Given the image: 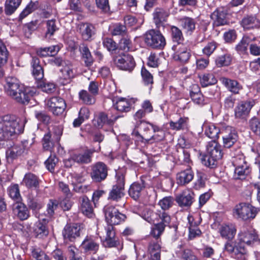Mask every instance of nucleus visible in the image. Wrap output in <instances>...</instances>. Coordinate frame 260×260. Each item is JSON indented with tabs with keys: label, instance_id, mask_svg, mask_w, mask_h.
I'll list each match as a JSON object with an SVG mask.
<instances>
[{
	"label": "nucleus",
	"instance_id": "c85d7f7f",
	"mask_svg": "<svg viewBox=\"0 0 260 260\" xmlns=\"http://www.w3.org/2000/svg\"><path fill=\"white\" fill-rule=\"evenodd\" d=\"M94 151L93 149H86L83 152L74 153V158L78 164H88L91 162V156Z\"/></svg>",
	"mask_w": 260,
	"mask_h": 260
},
{
	"label": "nucleus",
	"instance_id": "6ab92c4d",
	"mask_svg": "<svg viewBox=\"0 0 260 260\" xmlns=\"http://www.w3.org/2000/svg\"><path fill=\"white\" fill-rule=\"evenodd\" d=\"M105 231L106 236L103 242V245L106 247H115L118 244V241L116 239L113 225L108 224L105 227Z\"/></svg>",
	"mask_w": 260,
	"mask_h": 260
},
{
	"label": "nucleus",
	"instance_id": "dca6fc26",
	"mask_svg": "<svg viewBox=\"0 0 260 260\" xmlns=\"http://www.w3.org/2000/svg\"><path fill=\"white\" fill-rule=\"evenodd\" d=\"M100 247L98 238L93 236H86L82 241L80 248L86 253H95Z\"/></svg>",
	"mask_w": 260,
	"mask_h": 260
},
{
	"label": "nucleus",
	"instance_id": "de8ad7c7",
	"mask_svg": "<svg viewBox=\"0 0 260 260\" xmlns=\"http://www.w3.org/2000/svg\"><path fill=\"white\" fill-rule=\"evenodd\" d=\"M25 150L23 144L14 145L7 152V156L8 158L14 159L17 156L21 155Z\"/></svg>",
	"mask_w": 260,
	"mask_h": 260
},
{
	"label": "nucleus",
	"instance_id": "412c9836",
	"mask_svg": "<svg viewBox=\"0 0 260 260\" xmlns=\"http://www.w3.org/2000/svg\"><path fill=\"white\" fill-rule=\"evenodd\" d=\"M80 226L76 223L67 224L64 228L62 235L64 240L73 241L80 236Z\"/></svg>",
	"mask_w": 260,
	"mask_h": 260
},
{
	"label": "nucleus",
	"instance_id": "49530a36",
	"mask_svg": "<svg viewBox=\"0 0 260 260\" xmlns=\"http://www.w3.org/2000/svg\"><path fill=\"white\" fill-rule=\"evenodd\" d=\"M231 55L228 52H224L219 55L215 59V63L218 67L229 66L232 61Z\"/></svg>",
	"mask_w": 260,
	"mask_h": 260
},
{
	"label": "nucleus",
	"instance_id": "f3484780",
	"mask_svg": "<svg viewBox=\"0 0 260 260\" xmlns=\"http://www.w3.org/2000/svg\"><path fill=\"white\" fill-rule=\"evenodd\" d=\"M132 135L137 141L141 142L144 143H152L153 142H159L164 140L165 137L164 131H159L156 133L149 138H145V134L141 135L138 130L134 129Z\"/></svg>",
	"mask_w": 260,
	"mask_h": 260
},
{
	"label": "nucleus",
	"instance_id": "0e129e2a",
	"mask_svg": "<svg viewBox=\"0 0 260 260\" xmlns=\"http://www.w3.org/2000/svg\"><path fill=\"white\" fill-rule=\"evenodd\" d=\"M144 109H140L136 112L134 115V119L137 121L135 125V128L134 129L137 130V128L139 127V123L144 122V120H142V118L144 117L146 114Z\"/></svg>",
	"mask_w": 260,
	"mask_h": 260
},
{
	"label": "nucleus",
	"instance_id": "37998d69",
	"mask_svg": "<svg viewBox=\"0 0 260 260\" xmlns=\"http://www.w3.org/2000/svg\"><path fill=\"white\" fill-rule=\"evenodd\" d=\"M23 183L28 188H37L39 186V181L37 176L30 173L25 174L23 180Z\"/></svg>",
	"mask_w": 260,
	"mask_h": 260
},
{
	"label": "nucleus",
	"instance_id": "2eb2a0df",
	"mask_svg": "<svg viewBox=\"0 0 260 260\" xmlns=\"http://www.w3.org/2000/svg\"><path fill=\"white\" fill-rule=\"evenodd\" d=\"M108 175L107 166L102 162H98L92 167L91 177L95 182H101L104 180Z\"/></svg>",
	"mask_w": 260,
	"mask_h": 260
},
{
	"label": "nucleus",
	"instance_id": "09e8293b",
	"mask_svg": "<svg viewBox=\"0 0 260 260\" xmlns=\"http://www.w3.org/2000/svg\"><path fill=\"white\" fill-rule=\"evenodd\" d=\"M21 4V0H7L5 3V13L10 15L13 14Z\"/></svg>",
	"mask_w": 260,
	"mask_h": 260
},
{
	"label": "nucleus",
	"instance_id": "f8f14e48",
	"mask_svg": "<svg viewBox=\"0 0 260 260\" xmlns=\"http://www.w3.org/2000/svg\"><path fill=\"white\" fill-rule=\"evenodd\" d=\"M221 135L224 147L229 148L236 142L238 135L235 128L230 126L223 127L221 131Z\"/></svg>",
	"mask_w": 260,
	"mask_h": 260
},
{
	"label": "nucleus",
	"instance_id": "ea45409f",
	"mask_svg": "<svg viewBox=\"0 0 260 260\" xmlns=\"http://www.w3.org/2000/svg\"><path fill=\"white\" fill-rule=\"evenodd\" d=\"M26 202L28 207L32 210H39L42 207V202L32 192L27 195Z\"/></svg>",
	"mask_w": 260,
	"mask_h": 260
},
{
	"label": "nucleus",
	"instance_id": "5fc2aeb1",
	"mask_svg": "<svg viewBox=\"0 0 260 260\" xmlns=\"http://www.w3.org/2000/svg\"><path fill=\"white\" fill-rule=\"evenodd\" d=\"M46 35H49L50 36L53 35L59 29L57 21L54 19L48 20L46 22Z\"/></svg>",
	"mask_w": 260,
	"mask_h": 260
},
{
	"label": "nucleus",
	"instance_id": "20e7f679",
	"mask_svg": "<svg viewBox=\"0 0 260 260\" xmlns=\"http://www.w3.org/2000/svg\"><path fill=\"white\" fill-rule=\"evenodd\" d=\"M223 154L221 146L215 140H212L208 142L206 146V154L203 156L202 162L205 166L212 168L222 158Z\"/></svg>",
	"mask_w": 260,
	"mask_h": 260
},
{
	"label": "nucleus",
	"instance_id": "393cba45",
	"mask_svg": "<svg viewBox=\"0 0 260 260\" xmlns=\"http://www.w3.org/2000/svg\"><path fill=\"white\" fill-rule=\"evenodd\" d=\"M176 49L174 59L182 63L186 62L191 56L189 50L183 45H179Z\"/></svg>",
	"mask_w": 260,
	"mask_h": 260
},
{
	"label": "nucleus",
	"instance_id": "6e6d98bb",
	"mask_svg": "<svg viewBox=\"0 0 260 260\" xmlns=\"http://www.w3.org/2000/svg\"><path fill=\"white\" fill-rule=\"evenodd\" d=\"M119 47L121 50L128 51L132 48V43L128 36H124L120 40Z\"/></svg>",
	"mask_w": 260,
	"mask_h": 260
},
{
	"label": "nucleus",
	"instance_id": "c756f323",
	"mask_svg": "<svg viewBox=\"0 0 260 260\" xmlns=\"http://www.w3.org/2000/svg\"><path fill=\"white\" fill-rule=\"evenodd\" d=\"M214 21V24L216 26L223 25L227 23L226 13L223 9H218L211 15Z\"/></svg>",
	"mask_w": 260,
	"mask_h": 260
},
{
	"label": "nucleus",
	"instance_id": "e2e57ef3",
	"mask_svg": "<svg viewBox=\"0 0 260 260\" xmlns=\"http://www.w3.org/2000/svg\"><path fill=\"white\" fill-rule=\"evenodd\" d=\"M8 51L6 46L0 41V65H4L7 61Z\"/></svg>",
	"mask_w": 260,
	"mask_h": 260
},
{
	"label": "nucleus",
	"instance_id": "9d476101",
	"mask_svg": "<svg viewBox=\"0 0 260 260\" xmlns=\"http://www.w3.org/2000/svg\"><path fill=\"white\" fill-rule=\"evenodd\" d=\"M105 218L108 224L112 225L119 224L123 222L126 216L119 212L114 207L106 206L104 209Z\"/></svg>",
	"mask_w": 260,
	"mask_h": 260
},
{
	"label": "nucleus",
	"instance_id": "79ce46f5",
	"mask_svg": "<svg viewBox=\"0 0 260 260\" xmlns=\"http://www.w3.org/2000/svg\"><path fill=\"white\" fill-rule=\"evenodd\" d=\"M182 28L187 33L190 34L196 28L195 21L191 18L184 17L179 20Z\"/></svg>",
	"mask_w": 260,
	"mask_h": 260
},
{
	"label": "nucleus",
	"instance_id": "bf43d9fd",
	"mask_svg": "<svg viewBox=\"0 0 260 260\" xmlns=\"http://www.w3.org/2000/svg\"><path fill=\"white\" fill-rule=\"evenodd\" d=\"M190 222L189 238L191 240L197 237H199L201 235V230L197 227L198 224L193 222H190V219H189Z\"/></svg>",
	"mask_w": 260,
	"mask_h": 260
},
{
	"label": "nucleus",
	"instance_id": "4be33fe9",
	"mask_svg": "<svg viewBox=\"0 0 260 260\" xmlns=\"http://www.w3.org/2000/svg\"><path fill=\"white\" fill-rule=\"evenodd\" d=\"M194 193L190 190H185L176 198V201L180 207H189L194 201Z\"/></svg>",
	"mask_w": 260,
	"mask_h": 260
},
{
	"label": "nucleus",
	"instance_id": "5701e85b",
	"mask_svg": "<svg viewBox=\"0 0 260 260\" xmlns=\"http://www.w3.org/2000/svg\"><path fill=\"white\" fill-rule=\"evenodd\" d=\"M134 102L124 98H120L113 101V107L120 112H128L130 111Z\"/></svg>",
	"mask_w": 260,
	"mask_h": 260
},
{
	"label": "nucleus",
	"instance_id": "4c0bfd02",
	"mask_svg": "<svg viewBox=\"0 0 260 260\" xmlns=\"http://www.w3.org/2000/svg\"><path fill=\"white\" fill-rule=\"evenodd\" d=\"M222 83L230 91L234 94L239 93V91L242 89V85L235 80L223 78Z\"/></svg>",
	"mask_w": 260,
	"mask_h": 260
},
{
	"label": "nucleus",
	"instance_id": "13d9d810",
	"mask_svg": "<svg viewBox=\"0 0 260 260\" xmlns=\"http://www.w3.org/2000/svg\"><path fill=\"white\" fill-rule=\"evenodd\" d=\"M248 39L247 38H243L241 41L236 46V50L238 53L244 54L247 52L248 46Z\"/></svg>",
	"mask_w": 260,
	"mask_h": 260
},
{
	"label": "nucleus",
	"instance_id": "2f4dec72",
	"mask_svg": "<svg viewBox=\"0 0 260 260\" xmlns=\"http://www.w3.org/2000/svg\"><path fill=\"white\" fill-rule=\"evenodd\" d=\"M36 91L34 89H31L30 87H21V89L17 92V96L21 98L22 101H17L18 103L26 104H27L30 98L34 95Z\"/></svg>",
	"mask_w": 260,
	"mask_h": 260
},
{
	"label": "nucleus",
	"instance_id": "f257e3e1",
	"mask_svg": "<svg viewBox=\"0 0 260 260\" xmlns=\"http://www.w3.org/2000/svg\"><path fill=\"white\" fill-rule=\"evenodd\" d=\"M240 242L234 243L233 242H226L224 244V250L233 255L243 256L242 259H245L247 255V250L243 245L245 243L247 245L253 246L255 244H258L260 240L258 235L254 230L241 232L239 234Z\"/></svg>",
	"mask_w": 260,
	"mask_h": 260
},
{
	"label": "nucleus",
	"instance_id": "4468645a",
	"mask_svg": "<svg viewBox=\"0 0 260 260\" xmlns=\"http://www.w3.org/2000/svg\"><path fill=\"white\" fill-rule=\"evenodd\" d=\"M6 90L8 95L16 101H22L20 96L16 95L17 92L21 89L18 80L15 77H9L6 79Z\"/></svg>",
	"mask_w": 260,
	"mask_h": 260
},
{
	"label": "nucleus",
	"instance_id": "603ef678",
	"mask_svg": "<svg viewBox=\"0 0 260 260\" xmlns=\"http://www.w3.org/2000/svg\"><path fill=\"white\" fill-rule=\"evenodd\" d=\"M171 33L172 39L173 42L180 44L183 40L182 32L178 27L175 26H171Z\"/></svg>",
	"mask_w": 260,
	"mask_h": 260
},
{
	"label": "nucleus",
	"instance_id": "052dcab7",
	"mask_svg": "<svg viewBox=\"0 0 260 260\" xmlns=\"http://www.w3.org/2000/svg\"><path fill=\"white\" fill-rule=\"evenodd\" d=\"M174 203V199L171 196L166 197L159 201L158 205L163 210L170 208Z\"/></svg>",
	"mask_w": 260,
	"mask_h": 260
},
{
	"label": "nucleus",
	"instance_id": "864d4df0",
	"mask_svg": "<svg viewBox=\"0 0 260 260\" xmlns=\"http://www.w3.org/2000/svg\"><path fill=\"white\" fill-rule=\"evenodd\" d=\"M37 86L46 93H52L55 89V85L53 83L45 82L42 80L37 81Z\"/></svg>",
	"mask_w": 260,
	"mask_h": 260
},
{
	"label": "nucleus",
	"instance_id": "338daca9",
	"mask_svg": "<svg viewBox=\"0 0 260 260\" xmlns=\"http://www.w3.org/2000/svg\"><path fill=\"white\" fill-rule=\"evenodd\" d=\"M9 194L12 199L19 201L20 198V194L18 186L14 185L11 186L9 189Z\"/></svg>",
	"mask_w": 260,
	"mask_h": 260
},
{
	"label": "nucleus",
	"instance_id": "680f3d73",
	"mask_svg": "<svg viewBox=\"0 0 260 260\" xmlns=\"http://www.w3.org/2000/svg\"><path fill=\"white\" fill-rule=\"evenodd\" d=\"M79 97L83 102L87 105H91L94 103L95 100L93 96L90 95L86 90H82L79 93Z\"/></svg>",
	"mask_w": 260,
	"mask_h": 260
},
{
	"label": "nucleus",
	"instance_id": "39448f33",
	"mask_svg": "<svg viewBox=\"0 0 260 260\" xmlns=\"http://www.w3.org/2000/svg\"><path fill=\"white\" fill-rule=\"evenodd\" d=\"M233 164L235 167V179H244L250 172L251 169L245 160V157L240 150L237 154L233 155Z\"/></svg>",
	"mask_w": 260,
	"mask_h": 260
},
{
	"label": "nucleus",
	"instance_id": "e433bc0d",
	"mask_svg": "<svg viewBox=\"0 0 260 260\" xmlns=\"http://www.w3.org/2000/svg\"><path fill=\"white\" fill-rule=\"evenodd\" d=\"M170 126L172 129L175 131H187L189 127L188 118L185 117H180L176 122L171 121L170 122Z\"/></svg>",
	"mask_w": 260,
	"mask_h": 260
},
{
	"label": "nucleus",
	"instance_id": "8fccbe9b",
	"mask_svg": "<svg viewBox=\"0 0 260 260\" xmlns=\"http://www.w3.org/2000/svg\"><path fill=\"white\" fill-rule=\"evenodd\" d=\"M217 82V80L212 74H204L200 77V83L202 87H205L214 85Z\"/></svg>",
	"mask_w": 260,
	"mask_h": 260
},
{
	"label": "nucleus",
	"instance_id": "4d7b16f0",
	"mask_svg": "<svg viewBox=\"0 0 260 260\" xmlns=\"http://www.w3.org/2000/svg\"><path fill=\"white\" fill-rule=\"evenodd\" d=\"M250 129L256 136L260 137V120L256 118H252L249 121Z\"/></svg>",
	"mask_w": 260,
	"mask_h": 260
},
{
	"label": "nucleus",
	"instance_id": "58836bf2",
	"mask_svg": "<svg viewBox=\"0 0 260 260\" xmlns=\"http://www.w3.org/2000/svg\"><path fill=\"white\" fill-rule=\"evenodd\" d=\"M80 210L85 215L90 217L92 215L93 208L89 199L86 196H83L80 200Z\"/></svg>",
	"mask_w": 260,
	"mask_h": 260
},
{
	"label": "nucleus",
	"instance_id": "a18cd8bd",
	"mask_svg": "<svg viewBox=\"0 0 260 260\" xmlns=\"http://www.w3.org/2000/svg\"><path fill=\"white\" fill-rule=\"evenodd\" d=\"M39 6L38 1H30L26 6L25 9L21 12L18 17V20L21 21L24 18L28 16L29 14L37 10Z\"/></svg>",
	"mask_w": 260,
	"mask_h": 260
},
{
	"label": "nucleus",
	"instance_id": "7c9ffc66",
	"mask_svg": "<svg viewBox=\"0 0 260 260\" xmlns=\"http://www.w3.org/2000/svg\"><path fill=\"white\" fill-rule=\"evenodd\" d=\"M241 24L244 29L259 28L260 20L255 16H246L242 19Z\"/></svg>",
	"mask_w": 260,
	"mask_h": 260
},
{
	"label": "nucleus",
	"instance_id": "aec40b11",
	"mask_svg": "<svg viewBox=\"0 0 260 260\" xmlns=\"http://www.w3.org/2000/svg\"><path fill=\"white\" fill-rule=\"evenodd\" d=\"M194 177V172L188 166L185 169L178 172L176 175V181L179 185H185L191 182Z\"/></svg>",
	"mask_w": 260,
	"mask_h": 260
},
{
	"label": "nucleus",
	"instance_id": "a19ab883",
	"mask_svg": "<svg viewBox=\"0 0 260 260\" xmlns=\"http://www.w3.org/2000/svg\"><path fill=\"white\" fill-rule=\"evenodd\" d=\"M117 118V116L109 117L105 113H100L97 120V126L102 127L104 124L112 125Z\"/></svg>",
	"mask_w": 260,
	"mask_h": 260
},
{
	"label": "nucleus",
	"instance_id": "423d86ee",
	"mask_svg": "<svg viewBox=\"0 0 260 260\" xmlns=\"http://www.w3.org/2000/svg\"><path fill=\"white\" fill-rule=\"evenodd\" d=\"M143 38L146 46L153 49H162L166 45V39L159 30L150 29L145 32Z\"/></svg>",
	"mask_w": 260,
	"mask_h": 260
},
{
	"label": "nucleus",
	"instance_id": "c03bdc74",
	"mask_svg": "<svg viewBox=\"0 0 260 260\" xmlns=\"http://www.w3.org/2000/svg\"><path fill=\"white\" fill-rule=\"evenodd\" d=\"M80 51L85 66L87 67L91 66L93 62V58L88 47L85 45L81 46Z\"/></svg>",
	"mask_w": 260,
	"mask_h": 260
},
{
	"label": "nucleus",
	"instance_id": "c9c22d12",
	"mask_svg": "<svg viewBox=\"0 0 260 260\" xmlns=\"http://www.w3.org/2000/svg\"><path fill=\"white\" fill-rule=\"evenodd\" d=\"M160 240L150 243L149 246L150 257L149 260H160Z\"/></svg>",
	"mask_w": 260,
	"mask_h": 260
},
{
	"label": "nucleus",
	"instance_id": "774afa93",
	"mask_svg": "<svg viewBox=\"0 0 260 260\" xmlns=\"http://www.w3.org/2000/svg\"><path fill=\"white\" fill-rule=\"evenodd\" d=\"M103 44L109 51H115L117 49L116 43L111 38H105L103 40Z\"/></svg>",
	"mask_w": 260,
	"mask_h": 260
},
{
	"label": "nucleus",
	"instance_id": "cd10ccee",
	"mask_svg": "<svg viewBox=\"0 0 260 260\" xmlns=\"http://www.w3.org/2000/svg\"><path fill=\"white\" fill-rule=\"evenodd\" d=\"M169 15L168 11L161 8H157L153 13V21L157 27L162 25L167 21Z\"/></svg>",
	"mask_w": 260,
	"mask_h": 260
},
{
	"label": "nucleus",
	"instance_id": "a211bd4d",
	"mask_svg": "<svg viewBox=\"0 0 260 260\" xmlns=\"http://www.w3.org/2000/svg\"><path fill=\"white\" fill-rule=\"evenodd\" d=\"M13 214L21 220L27 219L29 217V211L27 206L23 203L17 201L12 205Z\"/></svg>",
	"mask_w": 260,
	"mask_h": 260
},
{
	"label": "nucleus",
	"instance_id": "9b49d317",
	"mask_svg": "<svg viewBox=\"0 0 260 260\" xmlns=\"http://www.w3.org/2000/svg\"><path fill=\"white\" fill-rule=\"evenodd\" d=\"M255 105L254 100H250L239 103L234 109L235 118L239 119H245L248 116L251 108Z\"/></svg>",
	"mask_w": 260,
	"mask_h": 260
},
{
	"label": "nucleus",
	"instance_id": "b1692460",
	"mask_svg": "<svg viewBox=\"0 0 260 260\" xmlns=\"http://www.w3.org/2000/svg\"><path fill=\"white\" fill-rule=\"evenodd\" d=\"M219 233L222 238L228 240V242H232L236 235V229L233 224H223L219 227Z\"/></svg>",
	"mask_w": 260,
	"mask_h": 260
},
{
	"label": "nucleus",
	"instance_id": "69168bd1",
	"mask_svg": "<svg viewBox=\"0 0 260 260\" xmlns=\"http://www.w3.org/2000/svg\"><path fill=\"white\" fill-rule=\"evenodd\" d=\"M141 75L145 84L149 85L153 83V76L146 69H142Z\"/></svg>",
	"mask_w": 260,
	"mask_h": 260
},
{
	"label": "nucleus",
	"instance_id": "f03ea898",
	"mask_svg": "<svg viewBox=\"0 0 260 260\" xmlns=\"http://www.w3.org/2000/svg\"><path fill=\"white\" fill-rule=\"evenodd\" d=\"M140 216L148 222L154 224L150 234L156 239L163 233L165 227L169 225L171 222L170 216L164 211L154 212L150 209H145L141 212Z\"/></svg>",
	"mask_w": 260,
	"mask_h": 260
},
{
	"label": "nucleus",
	"instance_id": "a878e982",
	"mask_svg": "<svg viewBox=\"0 0 260 260\" xmlns=\"http://www.w3.org/2000/svg\"><path fill=\"white\" fill-rule=\"evenodd\" d=\"M78 30L84 40H89L94 34L95 28L89 23H81L78 25Z\"/></svg>",
	"mask_w": 260,
	"mask_h": 260
},
{
	"label": "nucleus",
	"instance_id": "473e14b6",
	"mask_svg": "<svg viewBox=\"0 0 260 260\" xmlns=\"http://www.w3.org/2000/svg\"><path fill=\"white\" fill-rule=\"evenodd\" d=\"M31 64L33 76L37 81L41 80L44 77V71L40 64L39 59L36 57H32Z\"/></svg>",
	"mask_w": 260,
	"mask_h": 260
},
{
	"label": "nucleus",
	"instance_id": "1a4fd4ad",
	"mask_svg": "<svg viewBox=\"0 0 260 260\" xmlns=\"http://www.w3.org/2000/svg\"><path fill=\"white\" fill-rule=\"evenodd\" d=\"M256 209L249 204L242 203L237 205L234 209V213L238 217L246 220L253 219L256 214Z\"/></svg>",
	"mask_w": 260,
	"mask_h": 260
},
{
	"label": "nucleus",
	"instance_id": "7ed1b4c3",
	"mask_svg": "<svg viewBox=\"0 0 260 260\" xmlns=\"http://www.w3.org/2000/svg\"><path fill=\"white\" fill-rule=\"evenodd\" d=\"M25 122L15 115H7L0 117V140H7L22 133Z\"/></svg>",
	"mask_w": 260,
	"mask_h": 260
},
{
	"label": "nucleus",
	"instance_id": "f704fd0d",
	"mask_svg": "<svg viewBox=\"0 0 260 260\" xmlns=\"http://www.w3.org/2000/svg\"><path fill=\"white\" fill-rule=\"evenodd\" d=\"M203 128L205 129V135L211 139H215L219 137V135H221V129H219L213 124H205L203 125Z\"/></svg>",
	"mask_w": 260,
	"mask_h": 260
},
{
	"label": "nucleus",
	"instance_id": "72a5a7b5",
	"mask_svg": "<svg viewBox=\"0 0 260 260\" xmlns=\"http://www.w3.org/2000/svg\"><path fill=\"white\" fill-rule=\"evenodd\" d=\"M144 187L143 182H134L131 185L128 193L134 200H137L141 196V192Z\"/></svg>",
	"mask_w": 260,
	"mask_h": 260
},
{
	"label": "nucleus",
	"instance_id": "6e6552de",
	"mask_svg": "<svg viewBox=\"0 0 260 260\" xmlns=\"http://www.w3.org/2000/svg\"><path fill=\"white\" fill-rule=\"evenodd\" d=\"M113 61L119 70L131 72L136 66L133 56L127 53H121L113 57Z\"/></svg>",
	"mask_w": 260,
	"mask_h": 260
},
{
	"label": "nucleus",
	"instance_id": "3c124183",
	"mask_svg": "<svg viewBox=\"0 0 260 260\" xmlns=\"http://www.w3.org/2000/svg\"><path fill=\"white\" fill-rule=\"evenodd\" d=\"M31 255L36 260H50L49 256L39 247L31 248Z\"/></svg>",
	"mask_w": 260,
	"mask_h": 260
},
{
	"label": "nucleus",
	"instance_id": "ddd939ff",
	"mask_svg": "<svg viewBox=\"0 0 260 260\" xmlns=\"http://www.w3.org/2000/svg\"><path fill=\"white\" fill-rule=\"evenodd\" d=\"M46 105L49 110L55 115L61 114L66 107L64 101L62 98L57 96L48 99Z\"/></svg>",
	"mask_w": 260,
	"mask_h": 260
},
{
	"label": "nucleus",
	"instance_id": "bb28decb",
	"mask_svg": "<svg viewBox=\"0 0 260 260\" xmlns=\"http://www.w3.org/2000/svg\"><path fill=\"white\" fill-rule=\"evenodd\" d=\"M48 222V220L43 218L42 220H39L36 223L34 233L37 237L42 238L48 235L49 232L46 226Z\"/></svg>",
	"mask_w": 260,
	"mask_h": 260
},
{
	"label": "nucleus",
	"instance_id": "0eeeda50",
	"mask_svg": "<svg viewBox=\"0 0 260 260\" xmlns=\"http://www.w3.org/2000/svg\"><path fill=\"white\" fill-rule=\"evenodd\" d=\"M124 175L123 170H119L116 173V184L113 186L109 193L108 200L118 201L124 195Z\"/></svg>",
	"mask_w": 260,
	"mask_h": 260
}]
</instances>
